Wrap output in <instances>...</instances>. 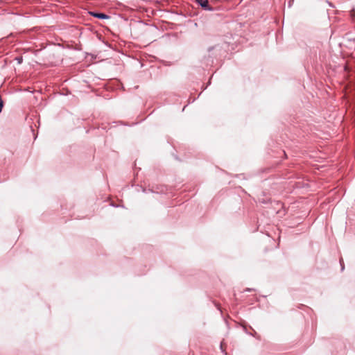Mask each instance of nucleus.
I'll list each match as a JSON object with an SVG mask.
<instances>
[{"label":"nucleus","instance_id":"1","mask_svg":"<svg viewBox=\"0 0 355 355\" xmlns=\"http://www.w3.org/2000/svg\"><path fill=\"white\" fill-rule=\"evenodd\" d=\"M223 48L220 44L209 46L207 49V55L204 56L205 63L207 66H211L214 60H218L220 57Z\"/></svg>","mask_w":355,"mask_h":355},{"label":"nucleus","instance_id":"2","mask_svg":"<svg viewBox=\"0 0 355 355\" xmlns=\"http://www.w3.org/2000/svg\"><path fill=\"white\" fill-rule=\"evenodd\" d=\"M196 2L205 10H214V8L209 5V1L207 0H196Z\"/></svg>","mask_w":355,"mask_h":355},{"label":"nucleus","instance_id":"3","mask_svg":"<svg viewBox=\"0 0 355 355\" xmlns=\"http://www.w3.org/2000/svg\"><path fill=\"white\" fill-rule=\"evenodd\" d=\"M90 16H92L99 19H108L110 18V17L105 13L96 11H90Z\"/></svg>","mask_w":355,"mask_h":355},{"label":"nucleus","instance_id":"4","mask_svg":"<svg viewBox=\"0 0 355 355\" xmlns=\"http://www.w3.org/2000/svg\"><path fill=\"white\" fill-rule=\"evenodd\" d=\"M249 335L259 339V336L257 335V333L254 330H253L252 333L250 332Z\"/></svg>","mask_w":355,"mask_h":355},{"label":"nucleus","instance_id":"5","mask_svg":"<svg viewBox=\"0 0 355 355\" xmlns=\"http://www.w3.org/2000/svg\"><path fill=\"white\" fill-rule=\"evenodd\" d=\"M142 191L144 193H148V192H152V193H154V190L153 189H146V188H143L142 189Z\"/></svg>","mask_w":355,"mask_h":355},{"label":"nucleus","instance_id":"6","mask_svg":"<svg viewBox=\"0 0 355 355\" xmlns=\"http://www.w3.org/2000/svg\"><path fill=\"white\" fill-rule=\"evenodd\" d=\"M340 266H341V270L343 271L345 268V266H344L343 261L342 259L340 260Z\"/></svg>","mask_w":355,"mask_h":355},{"label":"nucleus","instance_id":"7","mask_svg":"<svg viewBox=\"0 0 355 355\" xmlns=\"http://www.w3.org/2000/svg\"><path fill=\"white\" fill-rule=\"evenodd\" d=\"M294 0H290L288 3V6L291 8L293 6Z\"/></svg>","mask_w":355,"mask_h":355},{"label":"nucleus","instance_id":"8","mask_svg":"<svg viewBox=\"0 0 355 355\" xmlns=\"http://www.w3.org/2000/svg\"><path fill=\"white\" fill-rule=\"evenodd\" d=\"M243 331H245V333H246L247 334H250V332H248V331L246 327H245V326H243Z\"/></svg>","mask_w":355,"mask_h":355},{"label":"nucleus","instance_id":"9","mask_svg":"<svg viewBox=\"0 0 355 355\" xmlns=\"http://www.w3.org/2000/svg\"><path fill=\"white\" fill-rule=\"evenodd\" d=\"M17 60L18 61V63H21V61H22V58H17Z\"/></svg>","mask_w":355,"mask_h":355},{"label":"nucleus","instance_id":"10","mask_svg":"<svg viewBox=\"0 0 355 355\" xmlns=\"http://www.w3.org/2000/svg\"><path fill=\"white\" fill-rule=\"evenodd\" d=\"M328 3L329 4L330 6L334 7L331 3L328 1Z\"/></svg>","mask_w":355,"mask_h":355},{"label":"nucleus","instance_id":"11","mask_svg":"<svg viewBox=\"0 0 355 355\" xmlns=\"http://www.w3.org/2000/svg\"><path fill=\"white\" fill-rule=\"evenodd\" d=\"M252 290V289H251V288H247V289H246V291H251Z\"/></svg>","mask_w":355,"mask_h":355}]
</instances>
